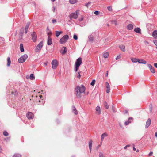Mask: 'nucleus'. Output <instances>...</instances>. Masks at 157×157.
I'll return each mask as SVG.
<instances>
[{
  "label": "nucleus",
  "instance_id": "2f4dec72",
  "mask_svg": "<svg viewBox=\"0 0 157 157\" xmlns=\"http://www.w3.org/2000/svg\"><path fill=\"white\" fill-rule=\"evenodd\" d=\"M7 66H10V64L11 63L10 58V57H9L7 58Z\"/></svg>",
  "mask_w": 157,
  "mask_h": 157
},
{
  "label": "nucleus",
  "instance_id": "f257e3e1",
  "mask_svg": "<svg viewBox=\"0 0 157 157\" xmlns=\"http://www.w3.org/2000/svg\"><path fill=\"white\" fill-rule=\"evenodd\" d=\"M82 60L81 58H78L76 61L75 65V71L77 72L80 65L82 63Z\"/></svg>",
  "mask_w": 157,
  "mask_h": 157
},
{
  "label": "nucleus",
  "instance_id": "f704fd0d",
  "mask_svg": "<svg viewBox=\"0 0 157 157\" xmlns=\"http://www.w3.org/2000/svg\"><path fill=\"white\" fill-rule=\"evenodd\" d=\"M104 57L105 58H107L109 56V53L108 52H106L104 53L103 54Z\"/></svg>",
  "mask_w": 157,
  "mask_h": 157
},
{
  "label": "nucleus",
  "instance_id": "412c9836",
  "mask_svg": "<svg viewBox=\"0 0 157 157\" xmlns=\"http://www.w3.org/2000/svg\"><path fill=\"white\" fill-rule=\"evenodd\" d=\"M134 31L138 33H141V31L140 29L138 27L135 28L134 29Z\"/></svg>",
  "mask_w": 157,
  "mask_h": 157
},
{
  "label": "nucleus",
  "instance_id": "393cba45",
  "mask_svg": "<svg viewBox=\"0 0 157 157\" xmlns=\"http://www.w3.org/2000/svg\"><path fill=\"white\" fill-rule=\"evenodd\" d=\"M72 112L75 115H77L78 113V112L75 107L74 106H72Z\"/></svg>",
  "mask_w": 157,
  "mask_h": 157
},
{
  "label": "nucleus",
  "instance_id": "13d9d810",
  "mask_svg": "<svg viewBox=\"0 0 157 157\" xmlns=\"http://www.w3.org/2000/svg\"><path fill=\"white\" fill-rule=\"evenodd\" d=\"M52 34V33L51 32H50L47 33L48 35H49Z\"/></svg>",
  "mask_w": 157,
  "mask_h": 157
},
{
  "label": "nucleus",
  "instance_id": "c756f323",
  "mask_svg": "<svg viewBox=\"0 0 157 157\" xmlns=\"http://www.w3.org/2000/svg\"><path fill=\"white\" fill-rule=\"evenodd\" d=\"M149 109L150 112V113H151L153 110V107L152 104H150L149 105Z\"/></svg>",
  "mask_w": 157,
  "mask_h": 157
},
{
  "label": "nucleus",
  "instance_id": "6ab92c4d",
  "mask_svg": "<svg viewBox=\"0 0 157 157\" xmlns=\"http://www.w3.org/2000/svg\"><path fill=\"white\" fill-rule=\"evenodd\" d=\"M92 145V141L90 140L89 142V147L90 152H91Z\"/></svg>",
  "mask_w": 157,
  "mask_h": 157
},
{
  "label": "nucleus",
  "instance_id": "58836bf2",
  "mask_svg": "<svg viewBox=\"0 0 157 157\" xmlns=\"http://www.w3.org/2000/svg\"><path fill=\"white\" fill-rule=\"evenodd\" d=\"M3 135L6 136H8V133L6 131H4L3 132Z\"/></svg>",
  "mask_w": 157,
  "mask_h": 157
},
{
  "label": "nucleus",
  "instance_id": "a878e982",
  "mask_svg": "<svg viewBox=\"0 0 157 157\" xmlns=\"http://www.w3.org/2000/svg\"><path fill=\"white\" fill-rule=\"evenodd\" d=\"M56 35L57 37H58L59 35L60 34L62 33V31H56Z\"/></svg>",
  "mask_w": 157,
  "mask_h": 157
},
{
  "label": "nucleus",
  "instance_id": "473e14b6",
  "mask_svg": "<svg viewBox=\"0 0 157 157\" xmlns=\"http://www.w3.org/2000/svg\"><path fill=\"white\" fill-rule=\"evenodd\" d=\"M103 105L104 106V107L106 109H107L109 108V105L107 103L106 101L104 102L103 103Z\"/></svg>",
  "mask_w": 157,
  "mask_h": 157
},
{
  "label": "nucleus",
  "instance_id": "09e8293b",
  "mask_svg": "<svg viewBox=\"0 0 157 157\" xmlns=\"http://www.w3.org/2000/svg\"><path fill=\"white\" fill-rule=\"evenodd\" d=\"M130 146V145H126L124 148V149H127V148L128 147Z\"/></svg>",
  "mask_w": 157,
  "mask_h": 157
},
{
  "label": "nucleus",
  "instance_id": "a19ab883",
  "mask_svg": "<svg viewBox=\"0 0 157 157\" xmlns=\"http://www.w3.org/2000/svg\"><path fill=\"white\" fill-rule=\"evenodd\" d=\"M147 66L149 68V69L150 70L152 67H152V66L150 64H147Z\"/></svg>",
  "mask_w": 157,
  "mask_h": 157
},
{
  "label": "nucleus",
  "instance_id": "a211bd4d",
  "mask_svg": "<svg viewBox=\"0 0 157 157\" xmlns=\"http://www.w3.org/2000/svg\"><path fill=\"white\" fill-rule=\"evenodd\" d=\"M76 90V95L77 98H80L81 97V93H80L79 91L77 90Z\"/></svg>",
  "mask_w": 157,
  "mask_h": 157
},
{
  "label": "nucleus",
  "instance_id": "79ce46f5",
  "mask_svg": "<svg viewBox=\"0 0 157 157\" xmlns=\"http://www.w3.org/2000/svg\"><path fill=\"white\" fill-rule=\"evenodd\" d=\"M107 9L109 11H112V7L110 6H108L107 7Z\"/></svg>",
  "mask_w": 157,
  "mask_h": 157
},
{
  "label": "nucleus",
  "instance_id": "cd10ccee",
  "mask_svg": "<svg viewBox=\"0 0 157 157\" xmlns=\"http://www.w3.org/2000/svg\"><path fill=\"white\" fill-rule=\"evenodd\" d=\"M20 51L21 52H23L24 51V48L23 47V44L22 43L20 44Z\"/></svg>",
  "mask_w": 157,
  "mask_h": 157
},
{
  "label": "nucleus",
  "instance_id": "c03bdc74",
  "mask_svg": "<svg viewBox=\"0 0 157 157\" xmlns=\"http://www.w3.org/2000/svg\"><path fill=\"white\" fill-rule=\"evenodd\" d=\"M81 77V75L80 74V72H78L77 73V77L78 78H80Z\"/></svg>",
  "mask_w": 157,
  "mask_h": 157
},
{
  "label": "nucleus",
  "instance_id": "37998d69",
  "mask_svg": "<svg viewBox=\"0 0 157 157\" xmlns=\"http://www.w3.org/2000/svg\"><path fill=\"white\" fill-rule=\"evenodd\" d=\"M73 38L75 40H77L78 39V36L74 34L73 36Z\"/></svg>",
  "mask_w": 157,
  "mask_h": 157
},
{
  "label": "nucleus",
  "instance_id": "9b49d317",
  "mask_svg": "<svg viewBox=\"0 0 157 157\" xmlns=\"http://www.w3.org/2000/svg\"><path fill=\"white\" fill-rule=\"evenodd\" d=\"M151 120L150 118H149L146 122V124L145 126L146 128H147L151 124Z\"/></svg>",
  "mask_w": 157,
  "mask_h": 157
},
{
  "label": "nucleus",
  "instance_id": "1a4fd4ad",
  "mask_svg": "<svg viewBox=\"0 0 157 157\" xmlns=\"http://www.w3.org/2000/svg\"><path fill=\"white\" fill-rule=\"evenodd\" d=\"M33 116V113L31 112H28L26 114V116L29 119H32Z\"/></svg>",
  "mask_w": 157,
  "mask_h": 157
},
{
  "label": "nucleus",
  "instance_id": "2eb2a0df",
  "mask_svg": "<svg viewBox=\"0 0 157 157\" xmlns=\"http://www.w3.org/2000/svg\"><path fill=\"white\" fill-rule=\"evenodd\" d=\"M105 84L106 88V93H109L110 92V90L109 85V83L107 82H106Z\"/></svg>",
  "mask_w": 157,
  "mask_h": 157
},
{
  "label": "nucleus",
  "instance_id": "49530a36",
  "mask_svg": "<svg viewBox=\"0 0 157 157\" xmlns=\"http://www.w3.org/2000/svg\"><path fill=\"white\" fill-rule=\"evenodd\" d=\"M99 157H105L103 155L102 153L100 152L99 153Z\"/></svg>",
  "mask_w": 157,
  "mask_h": 157
},
{
  "label": "nucleus",
  "instance_id": "bf43d9fd",
  "mask_svg": "<svg viewBox=\"0 0 157 157\" xmlns=\"http://www.w3.org/2000/svg\"><path fill=\"white\" fill-rule=\"evenodd\" d=\"M108 71H106V74H105V76H106V77H107L108 76Z\"/></svg>",
  "mask_w": 157,
  "mask_h": 157
},
{
  "label": "nucleus",
  "instance_id": "603ef678",
  "mask_svg": "<svg viewBox=\"0 0 157 157\" xmlns=\"http://www.w3.org/2000/svg\"><path fill=\"white\" fill-rule=\"evenodd\" d=\"M120 56H117V57L116 58V60H117L119 59L120 58Z\"/></svg>",
  "mask_w": 157,
  "mask_h": 157
},
{
  "label": "nucleus",
  "instance_id": "052dcab7",
  "mask_svg": "<svg viewBox=\"0 0 157 157\" xmlns=\"http://www.w3.org/2000/svg\"><path fill=\"white\" fill-rule=\"evenodd\" d=\"M112 109L114 112H115V111L114 110V108L113 107H112Z\"/></svg>",
  "mask_w": 157,
  "mask_h": 157
},
{
  "label": "nucleus",
  "instance_id": "4d7b16f0",
  "mask_svg": "<svg viewBox=\"0 0 157 157\" xmlns=\"http://www.w3.org/2000/svg\"><path fill=\"white\" fill-rule=\"evenodd\" d=\"M119 125L122 128V125L121 124V123H120V122H119Z\"/></svg>",
  "mask_w": 157,
  "mask_h": 157
},
{
  "label": "nucleus",
  "instance_id": "dca6fc26",
  "mask_svg": "<svg viewBox=\"0 0 157 157\" xmlns=\"http://www.w3.org/2000/svg\"><path fill=\"white\" fill-rule=\"evenodd\" d=\"M153 37L155 39H157V30H155L152 33Z\"/></svg>",
  "mask_w": 157,
  "mask_h": 157
},
{
  "label": "nucleus",
  "instance_id": "39448f33",
  "mask_svg": "<svg viewBox=\"0 0 157 157\" xmlns=\"http://www.w3.org/2000/svg\"><path fill=\"white\" fill-rule=\"evenodd\" d=\"M43 47V42L41 41L36 47L35 51L36 52H39Z\"/></svg>",
  "mask_w": 157,
  "mask_h": 157
},
{
  "label": "nucleus",
  "instance_id": "680f3d73",
  "mask_svg": "<svg viewBox=\"0 0 157 157\" xmlns=\"http://www.w3.org/2000/svg\"><path fill=\"white\" fill-rule=\"evenodd\" d=\"M55 9L56 8H55L54 7H53V9H52V10H53V12H55Z\"/></svg>",
  "mask_w": 157,
  "mask_h": 157
},
{
  "label": "nucleus",
  "instance_id": "8fccbe9b",
  "mask_svg": "<svg viewBox=\"0 0 157 157\" xmlns=\"http://www.w3.org/2000/svg\"><path fill=\"white\" fill-rule=\"evenodd\" d=\"M90 3H91V2H88V3H86V4L85 6H86L87 7H88L89 5V4H90Z\"/></svg>",
  "mask_w": 157,
  "mask_h": 157
},
{
  "label": "nucleus",
  "instance_id": "f03ea898",
  "mask_svg": "<svg viewBox=\"0 0 157 157\" xmlns=\"http://www.w3.org/2000/svg\"><path fill=\"white\" fill-rule=\"evenodd\" d=\"M28 56L26 54H24L18 59V62L19 63H23L27 59Z\"/></svg>",
  "mask_w": 157,
  "mask_h": 157
},
{
  "label": "nucleus",
  "instance_id": "774afa93",
  "mask_svg": "<svg viewBox=\"0 0 157 157\" xmlns=\"http://www.w3.org/2000/svg\"><path fill=\"white\" fill-rule=\"evenodd\" d=\"M139 151V150L138 149H137L136 150V152H138Z\"/></svg>",
  "mask_w": 157,
  "mask_h": 157
},
{
  "label": "nucleus",
  "instance_id": "b1692460",
  "mask_svg": "<svg viewBox=\"0 0 157 157\" xmlns=\"http://www.w3.org/2000/svg\"><path fill=\"white\" fill-rule=\"evenodd\" d=\"M120 48L123 52H124L125 50V47L124 45H121L119 46Z\"/></svg>",
  "mask_w": 157,
  "mask_h": 157
},
{
  "label": "nucleus",
  "instance_id": "4be33fe9",
  "mask_svg": "<svg viewBox=\"0 0 157 157\" xmlns=\"http://www.w3.org/2000/svg\"><path fill=\"white\" fill-rule=\"evenodd\" d=\"M140 63L145 64L147 63V62L144 59H141L138 60V62Z\"/></svg>",
  "mask_w": 157,
  "mask_h": 157
},
{
  "label": "nucleus",
  "instance_id": "7ed1b4c3",
  "mask_svg": "<svg viewBox=\"0 0 157 157\" xmlns=\"http://www.w3.org/2000/svg\"><path fill=\"white\" fill-rule=\"evenodd\" d=\"M69 38V36L66 34L64 35L60 40L59 42L61 44H63L65 43Z\"/></svg>",
  "mask_w": 157,
  "mask_h": 157
},
{
  "label": "nucleus",
  "instance_id": "e433bc0d",
  "mask_svg": "<svg viewBox=\"0 0 157 157\" xmlns=\"http://www.w3.org/2000/svg\"><path fill=\"white\" fill-rule=\"evenodd\" d=\"M95 82H96L95 80V79H93V80H92L91 82L90 83V85L91 86H93L94 85L95 83Z\"/></svg>",
  "mask_w": 157,
  "mask_h": 157
},
{
  "label": "nucleus",
  "instance_id": "864d4df0",
  "mask_svg": "<svg viewBox=\"0 0 157 157\" xmlns=\"http://www.w3.org/2000/svg\"><path fill=\"white\" fill-rule=\"evenodd\" d=\"M152 154H153V152H150L149 154V156H151L152 155Z\"/></svg>",
  "mask_w": 157,
  "mask_h": 157
},
{
  "label": "nucleus",
  "instance_id": "20e7f679",
  "mask_svg": "<svg viewBox=\"0 0 157 157\" xmlns=\"http://www.w3.org/2000/svg\"><path fill=\"white\" fill-rule=\"evenodd\" d=\"M75 90L79 91L80 93H82L84 92L85 90V87L83 85H81L80 86H77L75 88Z\"/></svg>",
  "mask_w": 157,
  "mask_h": 157
},
{
  "label": "nucleus",
  "instance_id": "ddd939ff",
  "mask_svg": "<svg viewBox=\"0 0 157 157\" xmlns=\"http://www.w3.org/2000/svg\"><path fill=\"white\" fill-rule=\"evenodd\" d=\"M52 44V40L51 37L50 36H48V38L47 44L48 45H50Z\"/></svg>",
  "mask_w": 157,
  "mask_h": 157
},
{
  "label": "nucleus",
  "instance_id": "9d476101",
  "mask_svg": "<svg viewBox=\"0 0 157 157\" xmlns=\"http://www.w3.org/2000/svg\"><path fill=\"white\" fill-rule=\"evenodd\" d=\"M133 120V119L132 117H130L128 118V120L125 121L124 124L125 125H128L129 123L132 122Z\"/></svg>",
  "mask_w": 157,
  "mask_h": 157
},
{
  "label": "nucleus",
  "instance_id": "69168bd1",
  "mask_svg": "<svg viewBox=\"0 0 157 157\" xmlns=\"http://www.w3.org/2000/svg\"><path fill=\"white\" fill-rule=\"evenodd\" d=\"M133 149L134 151H135L136 150V149L134 147H133Z\"/></svg>",
  "mask_w": 157,
  "mask_h": 157
},
{
  "label": "nucleus",
  "instance_id": "7c9ffc66",
  "mask_svg": "<svg viewBox=\"0 0 157 157\" xmlns=\"http://www.w3.org/2000/svg\"><path fill=\"white\" fill-rule=\"evenodd\" d=\"M77 0H69L70 3L71 4H74L77 2Z\"/></svg>",
  "mask_w": 157,
  "mask_h": 157
},
{
  "label": "nucleus",
  "instance_id": "5701e85b",
  "mask_svg": "<svg viewBox=\"0 0 157 157\" xmlns=\"http://www.w3.org/2000/svg\"><path fill=\"white\" fill-rule=\"evenodd\" d=\"M127 28L128 30H131L133 29V26L132 24H129L127 26Z\"/></svg>",
  "mask_w": 157,
  "mask_h": 157
},
{
  "label": "nucleus",
  "instance_id": "5fc2aeb1",
  "mask_svg": "<svg viewBox=\"0 0 157 157\" xmlns=\"http://www.w3.org/2000/svg\"><path fill=\"white\" fill-rule=\"evenodd\" d=\"M154 66L155 68H157V63H155L154 64Z\"/></svg>",
  "mask_w": 157,
  "mask_h": 157
},
{
  "label": "nucleus",
  "instance_id": "4468645a",
  "mask_svg": "<svg viewBox=\"0 0 157 157\" xmlns=\"http://www.w3.org/2000/svg\"><path fill=\"white\" fill-rule=\"evenodd\" d=\"M67 51L66 47H63L60 51V52L62 55H64L66 52Z\"/></svg>",
  "mask_w": 157,
  "mask_h": 157
},
{
  "label": "nucleus",
  "instance_id": "f8f14e48",
  "mask_svg": "<svg viewBox=\"0 0 157 157\" xmlns=\"http://www.w3.org/2000/svg\"><path fill=\"white\" fill-rule=\"evenodd\" d=\"M96 113L98 115H100L101 113V111L100 107L98 106L96 108Z\"/></svg>",
  "mask_w": 157,
  "mask_h": 157
},
{
  "label": "nucleus",
  "instance_id": "0eeeda50",
  "mask_svg": "<svg viewBox=\"0 0 157 157\" xmlns=\"http://www.w3.org/2000/svg\"><path fill=\"white\" fill-rule=\"evenodd\" d=\"M51 64L52 68L54 69H56L58 65L57 61L56 59L53 60Z\"/></svg>",
  "mask_w": 157,
  "mask_h": 157
},
{
  "label": "nucleus",
  "instance_id": "bb28decb",
  "mask_svg": "<svg viewBox=\"0 0 157 157\" xmlns=\"http://www.w3.org/2000/svg\"><path fill=\"white\" fill-rule=\"evenodd\" d=\"M138 59H137L135 58H132L131 60L132 62L133 63H137L138 62Z\"/></svg>",
  "mask_w": 157,
  "mask_h": 157
},
{
  "label": "nucleus",
  "instance_id": "6e6552de",
  "mask_svg": "<svg viewBox=\"0 0 157 157\" xmlns=\"http://www.w3.org/2000/svg\"><path fill=\"white\" fill-rule=\"evenodd\" d=\"M32 39L33 41L35 42L36 41L37 36L36 33L35 32H33L31 34Z\"/></svg>",
  "mask_w": 157,
  "mask_h": 157
},
{
  "label": "nucleus",
  "instance_id": "338daca9",
  "mask_svg": "<svg viewBox=\"0 0 157 157\" xmlns=\"http://www.w3.org/2000/svg\"><path fill=\"white\" fill-rule=\"evenodd\" d=\"M44 65H45V66H47V63H44Z\"/></svg>",
  "mask_w": 157,
  "mask_h": 157
},
{
  "label": "nucleus",
  "instance_id": "0e129e2a",
  "mask_svg": "<svg viewBox=\"0 0 157 157\" xmlns=\"http://www.w3.org/2000/svg\"><path fill=\"white\" fill-rule=\"evenodd\" d=\"M83 18H81L79 20V21H82L83 20Z\"/></svg>",
  "mask_w": 157,
  "mask_h": 157
},
{
  "label": "nucleus",
  "instance_id": "4c0bfd02",
  "mask_svg": "<svg viewBox=\"0 0 157 157\" xmlns=\"http://www.w3.org/2000/svg\"><path fill=\"white\" fill-rule=\"evenodd\" d=\"M150 70L153 73H155V71L154 67H152Z\"/></svg>",
  "mask_w": 157,
  "mask_h": 157
},
{
  "label": "nucleus",
  "instance_id": "3c124183",
  "mask_svg": "<svg viewBox=\"0 0 157 157\" xmlns=\"http://www.w3.org/2000/svg\"><path fill=\"white\" fill-rule=\"evenodd\" d=\"M52 22L53 23H55L56 22V19H53V20H52Z\"/></svg>",
  "mask_w": 157,
  "mask_h": 157
},
{
  "label": "nucleus",
  "instance_id": "f3484780",
  "mask_svg": "<svg viewBox=\"0 0 157 157\" xmlns=\"http://www.w3.org/2000/svg\"><path fill=\"white\" fill-rule=\"evenodd\" d=\"M29 23L28 22L25 26V34H26L28 32V29L29 28Z\"/></svg>",
  "mask_w": 157,
  "mask_h": 157
},
{
  "label": "nucleus",
  "instance_id": "ea45409f",
  "mask_svg": "<svg viewBox=\"0 0 157 157\" xmlns=\"http://www.w3.org/2000/svg\"><path fill=\"white\" fill-rule=\"evenodd\" d=\"M12 93L13 94H14V95L15 96H17L18 94V92H17V91H15L14 92H13Z\"/></svg>",
  "mask_w": 157,
  "mask_h": 157
},
{
  "label": "nucleus",
  "instance_id": "aec40b11",
  "mask_svg": "<svg viewBox=\"0 0 157 157\" xmlns=\"http://www.w3.org/2000/svg\"><path fill=\"white\" fill-rule=\"evenodd\" d=\"M107 136V133H103V134H102L101 136V142H102L105 137H106Z\"/></svg>",
  "mask_w": 157,
  "mask_h": 157
},
{
  "label": "nucleus",
  "instance_id": "72a5a7b5",
  "mask_svg": "<svg viewBox=\"0 0 157 157\" xmlns=\"http://www.w3.org/2000/svg\"><path fill=\"white\" fill-rule=\"evenodd\" d=\"M29 78L31 80H33L34 79L35 77L33 74H30L29 76Z\"/></svg>",
  "mask_w": 157,
  "mask_h": 157
},
{
  "label": "nucleus",
  "instance_id": "a18cd8bd",
  "mask_svg": "<svg viewBox=\"0 0 157 157\" xmlns=\"http://www.w3.org/2000/svg\"><path fill=\"white\" fill-rule=\"evenodd\" d=\"M94 13L95 14L98 15L99 14V12L98 11H96L94 12Z\"/></svg>",
  "mask_w": 157,
  "mask_h": 157
},
{
  "label": "nucleus",
  "instance_id": "e2e57ef3",
  "mask_svg": "<svg viewBox=\"0 0 157 157\" xmlns=\"http://www.w3.org/2000/svg\"><path fill=\"white\" fill-rule=\"evenodd\" d=\"M155 135V137H157V131L156 132Z\"/></svg>",
  "mask_w": 157,
  "mask_h": 157
},
{
  "label": "nucleus",
  "instance_id": "c9c22d12",
  "mask_svg": "<svg viewBox=\"0 0 157 157\" xmlns=\"http://www.w3.org/2000/svg\"><path fill=\"white\" fill-rule=\"evenodd\" d=\"M21 157V155H20L19 154H17V153L15 154L13 156V157Z\"/></svg>",
  "mask_w": 157,
  "mask_h": 157
},
{
  "label": "nucleus",
  "instance_id": "c85d7f7f",
  "mask_svg": "<svg viewBox=\"0 0 157 157\" xmlns=\"http://www.w3.org/2000/svg\"><path fill=\"white\" fill-rule=\"evenodd\" d=\"M94 37L92 35H90L88 37V40L92 42L94 40Z\"/></svg>",
  "mask_w": 157,
  "mask_h": 157
},
{
  "label": "nucleus",
  "instance_id": "6e6d98bb",
  "mask_svg": "<svg viewBox=\"0 0 157 157\" xmlns=\"http://www.w3.org/2000/svg\"><path fill=\"white\" fill-rule=\"evenodd\" d=\"M144 43L145 44H149V43L148 41H144Z\"/></svg>",
  "mask_w": 157,
  "mask_h": 157
},
{
  "label": "nucleus",
  "instance_id": "423d86ee",
  "mask_svg": "<svg viewBox=\"0 0 157 157\" xmlns=\"http://www.w3.org/2000/svg\"><path fill=\"white\" fill-rule=\"evenodd\" d=\"M78 11L76 10L75 12L71 13L70 15V17L71 19L72 18L76 19L78 17Z\"/></svg>",
  "mask_w": 157,
  "mask_h": 157
},
{
  "label": "nucleus",
  "instance_id": "de8ad7c7",
  "mask_svg": "<svg viewBox=\"0 0 157 157\" xmlns=\"http://www.w3.org/2000/svg\"><path fill=\"white\" fill-rule=\"evenodd\" d=\"M153 42L154 44L156 46H157V40H155L153 41Z\"/></svg>",
  "mask_w": 157,
  "mask_h": 157
}]
</instances>
